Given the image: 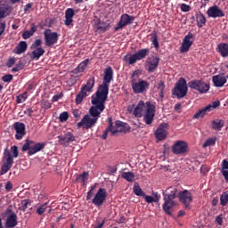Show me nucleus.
<instances>
[{"instance_id":"3c124183","label":"nucleus","mask_w":228,"mask_h":228,"mask_svg":"<svg viewBox=\"0 0 228 228\" xmlns=\"http://www.w3.org/2000/svg\"><path fill=\"white\" fill-rule=\"evenodd\" d=\"M78 179L84 183H86V181H88V173L84 172L79 175Z\"/></svg>"},{"instance_id":"cd10ccee","label":"nucleus","mask_w":228,"mask_h":228,"mask_svg":"<svg viewBox=\"0 0 228 228\" xmlns=\"http://www.w3.org/2000/svg\"><path fill=\"white\" fill-rule=\"evenodd\" d=\"M4 164L11 167L13 165V157H12V153H10L8 149H5L4 152Z\"/></svg>"},{"instance_id":"423d86ee","label":"nucleus","mask_w":228,"mask_h":228,"mask_svg":"<svg viewBox=\"0 0 228 228\" xmlns=\"http://www.w3.org/2000/svg\"><path fill=\"white\" fill-rule=\"evenodd\" d=\"M45 147V143L44 142H35L31 140L27 139L26 143L22 146L23 152L28 151V156H33V154H37V152H40L42 149Z\"/></svg>"},{"instance_id":"9d476101","label":"nucleus","mask_w":228,"mask_h":228,"mask_svg":"<svg viewBox=\"0 0 228 228\" xmlns=\"http://www.w3.org/2000/svg\"><path fill=\"white\" fill-rule=\"evenodd\" d=\"M189 87L192 88V90H197L200 94H206L209 92V84L202 81V80H191L188 83Z\"/></svg>"},{"instance_id":"864d4df0","label":"nucleus","mask_w":228,"mask_h":228,"mask_svg":"<svg viewBox=\"0 0 228 228\" xmlns=\"http://www.w3.org/2000/svg\"><path fill=\"white\" fill-rule=\"evenodd\" d=\"M12 79H13V76H12V75H4L2 77V81H4V83H10V81H12Z\"/></svg>"},{"instance_id":"4be33fe9","label":"nucleus","mask_w":228,"mask_h":228,"mask_svg":"<svg viewBox=\"0 0 228 228\" xmlns=\"http://www.w3.org/2000/svg\"><path fill=\"white\" fill-rule=\"evenodd\" d=\"M208 17H211L212 19H216L217 17H224V11L218 8L217 5H214L210 8H208L207 12Z\"/></svg>"},{"instance_id":"c9c22d12","label":"nucleus","mask_w":228,"mask_h":228,"mask_svg":"<svg viewBox=\"0 0 228 228\" xmlns=\"http://www.w3.org/2000/svg\"><path fill=\"white\" fill-rule=\"evenodd\" d=\"M144 200L148 202V204H152V202H159V196H158V192L155 193L154 197L144 194Z\"/></svg>"},{"instance_id":"de8ad7c7","label":"nucleus","mask_w":228,"mask_h":228,"mask_svg":"<svg viewBox=\"0 0 228 228\" xmlns=\"http://www.w3.org/2000/svg\"><path fill=\"white\" fill-rule=\"evenodd\" d=\"M10 168H12L11 166L3 164L2 167H1V175H4V174H6L8 172V170H10Z\"/></svg>"},{"instance_id":"4468645a","label":"nucleus","mask_w":228,"mask_h":228,"mask_svg":"<svg viewBox=\"0 0 228 228\" xmlns=\"http://www.w3.org/2000/svg\"><path fill=\"white\" fill-rule=\"evenodd\" d=\"M158 65H159V57L151 55L146 61L145 69L148 72H154L158 69Z\"/></svg>"},{"instance_id":"ddd939ff","label":"nucleus","mask_w":228,"mask_h":228,"mask_svg":"<svg viewBox=\"0 0 228 228\" xmlns=\"http://www.w3.org/2000/svg\"><path fill=\"white\" fill-rule=\"evenodd\" d=\"M4 215L6 216L9 215V216L6 219L5 222V227L6 228H13L17 225V214L13 213L12 211V208H7Z\"/></svg>"},{"instance_id":"e2e57ef3","label":"nucleus","mask_w":228,"mask_h":228,"mask_svg":"<svg viewBox=\"0 0 228 228\" xmlns=\"http://www.w3.org/2000/svg\"><path fill=\"white\" fill-rule=\"evenodd\" d=\"M73 115L76 118H79V117H81V112L77 110H73Z\"/></svg>"},{"instance_id":"79ce46f5","label":"nucleus","mask_w":228,"mask_h":228,"mask_svg":"<svg viewBox=\"0 0 228 228\" xmlns=\"http://www.w3.org/2000/svg\"><path fill=\"white\" fill-rule=\"evenodd\" d=\"M46 210H47V202L37 207V215H44V213H45Z\"/></svg>"},{"instance_id":"7c9ffc66","label":"nucleus","mask_w":228,"mask_h":228,"mask_svg":"<svg viewBox=\"0 0 228 228\" xmlns=\"http://www.w3.org/2000/svg\"><path fill=\"white\" fill-rule=\"evenodd\" d=\"M28 49V43L26 41H21L16 46V54H22V53H26Z\"/></svg>"},{"instance_id":"39448f33","label":"nucleus","mask_w":228,"mask_h":228,"mask_svg":"<svg viewBox=\"0 0 228 228\" xmlns=\"http://www.w3.org/2000/svg\"><path fill=\"white\" fill-rule=\"evenodd\" d=\"M95 85V77H91L88 78L86 84L81 87L79 94L77 95L76 102L77 104H81L83 99L92 93L94 86Z\"/></svg>"},{"instance_id":"69168bd1","label":"nucleus","mask_w":228,"mask_h":228,"mask_svg":"<svg viewBox=\"0 0 228 228\" xmlns=\"http://www.w3.org/2000/svg\"><path fill=\"white\" fill-rule=\"evenodd\" d=\"M92 197H94V191H89L86 195V200H90V199H92Z\"/></svg>"},{"instance_id":"bf43d9fd","label":"nucleus","mask_w":228,"mask_h":228,"mask_svg":"<svg viewBox=\"0 0 228 228\" xmlns=\"http://www.w3.org/2000/svg\"><path fill=\"white\" fill-rule=\"evenodd\" d=\"M181 10H182V12H190V5H188L186 4H182Z\"/></svg>"},{"instance_id":"4d7b16f0","label":"nucleus","mask_w":228,"mask_h":228,"mask_svg":"<svg viewBox=\"0 0 228 228\" xmlns=\"http://www.w3.org/2000/svg\"><path fill=\"white\" fill-rule=\"evenodd\" d=\"M5 29H6V23L0 22V37H2L3 33H4Z\"/></svg>"},{"instance_id":"2eb2a0df","label":"nucleus","mask_w":228,"mask_h":228,"mask_svg":"<svg viewBox=\"0 0 228 228\" xmlns=\"http://www.w3.org/2000/svg\"><path fill=\"white\" fill-rule=\"evenodd\" d=\"M132 88L134 94H143L145 90L149 89V82L139 79L138 82H132Z\"/></svg>"},{"instance_id":"e433bc0d","label":"nucleus","mask_w":228,"mask_h":228,"mask_svg":"<svg viewBox=\"0 0 228 228\" xmlns=\"http://www.w3.org/2000/svg\"><path fill=\"white\" fill-rule=\"evenodd\" d=\"M94 29H96V31H100L101 33H104V31L108 30V26H106L104 23H96L94 25Z\"/></svg>"},{"instance_id":"b1692460","label":"nucleus","mask_w":228,"mask_h":228,"mask_svg":"<svg viewBox=\"0 0 228 228\" xmlns=\"http://www.w3.org/2000/svg\"><path fill=\"white\" fill-rule=\"evenodd\" d=\"M177 206V202L174 201V200L164 198L163 209L167 215H172V208H175Z\"/></svg>"},{"instance_id":"4c0bfd02","label":"nucleus","mask_w":228,"mask_h":228,"mask_svg":"<svg viewBox=\"0 0 228 228\" xmlns=\"http://www.w3.org/2000/svg\"><path fill=\"white\" fill-rule=\"evenodd\" d=\"M26 99H28V93H23L16 97V102L18 104H22L26 102Z\"/></svg>"},{"instance_id":"8fccbe9b","label":"nucleus","mask_w":228,"mask_h":228,"mask_svg":"<svg viewBox=\"0 0 228 228\" xmlns=\"http://www.w3.org/2000/svg\"><path fill=\"white\" fill-rule=\"evenodd\" d=\"M42 45V39H37L31 45V49H37L40 48Z\"/></svg>"},{"instance_id":"ea45409f","label":"nucleus","mask_w":228,"mask_h":228,"mask_svg":"<svg viewBox=\"0 0 228 228\" xmlns=\"http://www.w3.org/2000/svg\"><path fill=\"white\" fill-rule=\"evenodd\" d=\"M88 61H89L88 59H86V60H85L84 61H82V62L78 65V67H77V72H85V69H86V66L88 65Z\"/></svg>"},{"instance_id":"393cba45","label":"nucleus","mask_w":228,"mask_h":228,"mask_svg":"<svg viewBox=\"0 0 228 228\" xmlns=\"http://www.w3.org/2000/svg\"><path fill=\"white\" fill-rule=\"evenodd\" d=\"M164 199H170L173 200L175 199L177 197V187L175 186H171L169 188H167L164 192Z\"/></svg>"},{"instance_id":"bb28decb","label":"nucleus","mask_w":228,"mask_h":228,"mask_svg":"<svg viewBox=\"0 0 228 228\" xmlns=\"http://www.w3.org/2000/svg\"><path fill=\"white\" fill-rule=\"evenodd\" d=\"M74 9L69 8L65 12V26H70L74 22Z\"/></svg>"},{"instance_id":"a19ab883","label":"nucleus","mask_w":228,"mask_h":228,"mask_svg":"<svg viewBox=\"0 0 228 228\" xmlns=\"http://www.w3.org/2000/svg\"><path fill=\"white\" fill-rule=\"evenodd\" d=\"M228 202V192H224L220 197L221 206H227Z\"/></svg>"},{"instance_id":"58836bf2","label":"nucleus","mask_w":228,"mask_h":228,"mask_svg":"<svg viewBox=\"0 0 228 228\" xmlns=\"http://www.w3.org/2000/svg\"><path fill=\"white\" fill-rule=\"evenodd\" d=\"M197 22L199 28H202L206 24V16L204 14H200L197 16Z\"/></svg>"},{"instance_id":"0eeeda50","label":"nucleus","mask_w":228,"mask_h":228,"mask_svg":"<svg viewBox=\"0 0 228 228\" xmlns=\"http://www.w3.org/2000/svg\"><path fill=\"white\" fill-rule=\"evenodd\" d=\"M188 94V85L186 84V79L180 78L173 90V94L178 99H183Z\"/></svg>"},{"instance_id":"0e129e2a","label":"nucleus","mask_w":228,"mask_h":228,"mask_svg":"<svg viewBox=\"0 0 228 228\" xmlns=\"http://www.w3.org/2000/svg\"><path fill=\"white\" fill-rule=\"evenodd\" d=\"M25 114L28 115V117H31L33 115V110L31 108H28L25 110Z\"/></svg>"},{"instance_id":"20e7f679","label":"nucleus","mask_w":228,"mask_h":228,"mask_svg":"<svg viewBox=\"0 0 228 228\" xmlns=\"http://www.w3.org/2000/svg\"><path fill=\"white\" fill-rule=\"evenodd\" d=\"M108 133L111 134H118V133H131V126L127 123H124L122 121H116L115 126H110L103 134V138L106 139L108 136Z\"/></svg>"},{"instance_id":"6ab92c4d","label":"nucleus","mask_w":228,"mask_h":228,"mask_svg":"<svg viewBox=\"0 0 228 228\" xmlns=\"http://www.w3.org/2000/svg\"><path fill=\"white\" fill-rule=\"evenodd\" d=\"M133 20H134V16H131L127 13L121 15L120 20L118 22V25L115 28L116 31L122 29V28H125V26H127V24H131Z\"/></svg>"},{"instance_id":"a18cd8bd","label":"nucleus","mask_w":228,"mask_h":228,"mask_svg":"<svg viewBox=\"0 0 228 228\" xmlns=\"http://www.w3.org/2000/svg\"><path fill=\"white\" fill-rule=\"evenodd\" d=\"M216 143V141L213 138L208 139L204 143L203 147H211V145H215Z\"/></svg>"},{"instance_id":"c756f323","label":"nucleus","mask_w":228,"mask_h":228,"mask_svg":"<svg viewBox=\"0 0 228 228\" xmlns=\"http://www.w3.org/2000/svg\"><path fill=\"white\" fill-rule=\"evenodd\" d=\"M218 51H219L221 56H223V58H226V56H228V45L225 43L219 44Z\"/></svg>"},{"instance_id":"f3484780","label":"nucleus","mask_w":228,"mask_h":228,"mask_svg":"<svg viewBox=\"0 0 228 228\" xmlns=\"http://www.w3.org/2000/svg\"><path fill=\"white\" fill-rule=\"evenodd\" d=\"M168 134V124L162 123L159 126L157 130L155 131V137L157 140H165Z\"/></svg>"},{"instance_id":"f257e3e1","label":"nucleus","mask_w":228,"mask_h":228,"mask_svg":"<svg viewBox=\"0 0 228 228\" xmlns=\"http://www.w3.org/2000/svg\"><path fill=\"white\" fill-rule=\"evenodd\" d=\"M104 102H105L92 96L93 106L89 110V115L84 116L81 121L77 123V127L90 129V127L95 126L101 117V112L104 111Z\"/></svg>"},{"instance_id":"9b49d317","label":"nucleus","mask_w":228,"mask_h":228,"mask_svg":"<svg viewBox=\"0 0 228 228\" xmlns=\"http://www.w3.org/2000/svg\"><path fill=\"white\" fill-rule=\"evenodd\" d=\"M44 35L46 47H51L54 45V44H58V38L60 37L58 32H52L51 29L47 28L45 30Z\"/></svg>"},{"instance_id":"72a5a7b5","label":"nucleus","mask_w":228,"mask_h":228,"mask_svg":"<svg viewBox=\"0 0 228 228\" xmlns=\"http://www.w3.org/2000/svg\"><path fill=\"white\" fill-rule=\"evenodd\" d=\"M224 127V121L221 119H214L212 121V129H216V131H220Z\"/></svg>"},{"instance_id":"49530a36","label":"nucleus","mask_w":228,"mask_h":228,"mask_svg":"<svg viewBox=\"0 0 228 228\" xmlns=\"http://www.w3.org/2000/svg\"><path fill=\"white\" fill-rule=\"evenodd\" d=\"M151 42H152L155 49H158L159 47V43L158 42V35L154 34L151 37Z\"/></svg>"},{"instance_id":"f8f14e48","label":"nucleus","mask_w":228,"mask_h":228,"mask_svg":"<svg viewBox=\"0 0 228 228\" xmlns=\"http://www.w3.org/2000/svg\"><path fill=\"white\" fill-rule=\"evenodd\" d=\"M106 197H108L106 189L100 188L93 198L92 204H94L96 208H101V206L104 204Z\"/></svg>"},{"instance_id":"c85d7f7f","label":"nucleus","mask_w":228,"mask_h":228,"mask_svg":"<svg viewBox=\"0 0 228 228\" xmlns=\"http://www.w3.org/2000/svg\"><path fill=\"white\" fill-rule=\"evenodd\" d=\"M32 49V58L33 60H40L41 56H44L45 50L44 48H31Z\"/></svg>"},{"instance_id":"774afa93","label":"nucleus","mask_w":228,"mask_h":228,"mask_svg":"<svg viewBox=\"0 0 228 228\" xmlns=\"http://www.w3.org/2000/svg\"><path fill=\"white\" fill-rule=\"evenodd\" d=\"M223 168L224 170H228V161L227 160H223Z\"/></svg>"},{"instance_id":"dca6fc26","label":"nucleus","mask_w":228,"mask_h":228,"mask_svg":"<svg viewBox=\"0 0 228 228\" xmlns=\"http://www.w3.org/2000/svg\"><path fill=\"white\" fill-rule=\"evenodd\" d=\"M193 45V34L188 33L186 35L182 42L181 47H180V53H188L190 51V48Z\"/></svg>"},{"instance_id":"6e6552de","label":"nucleus","mask_w":228,"mask_h":228,"mask_svg":"<svg viewBox=\"0 0 228 228\" xmlns=\"http://www.w3.org/2000/svg\"><path fill=\"white\" fill-rule=\"evenodd\" d=\"M149 54V49H142L134 54L126 55L124 60L128 63V65H134L140 60H143Z\"/></svg>"},{"instance_id":"f704fd0d","label":"nucleus","mask_w":228,"mask_h":228,"mask_svg":"<svg viewBox=\"0 0 228 228\" xmlns=\"http://www.w3.org/2000/svg\"><path fill=\"white\" fill-rule=\"evenodd\" d=\"M133 190L134 195H136L137 197H145V193L143 192V191H142V188H140L138 183H134Z\"/></svg>"},{"instance_id":"c03bdc74","label":"nucleus","mask_w":228,"mask_h":228,"mask_svg":"<svg viewBox=\"0 0 228 228\" xmlns=\"http://www.w3.org/2000/svg\"><path fill=\"white\" fill-rule=\"evenodd\" d=\"M68 119H69V112L64 111L60 114L59 120H61V122H67Z\"/></svg>"},{"instance_id":"aec40b11","label":"nucleus","mask_w":228,"mask_h":228,"mask_svg":"<svg viewBox=\"0 0 228 228\" xmlns=\"http://www.w3.org/2000/svg\"><path fill=\"white\" fill-rule=\"evenodd\" d=\"M174 154H185L188 151V143L184 141H177L173 146Z\"/></svg>"},{"instance_id":"052dcab7","label":"nucleus","mask_w":228,"mask_h":228,"mask_svg":"<svg viewBox=\"0 0 228 228\" xmlns=\"http://www.w3.org/2000/svg\"><path fill=\"white\" fill-rule=\"evenodd\" d=\"M142 69H136L133 72V77H138L139 76H142Z\"/></svg>"},{"instance_id":"13d9d810","label":"nucleus","mask_w":228,"mask_h":228,"mask_svg":"<svg viewBox=\"0 0 228 228\" xmlns=\"http://www.w3.org/2000/svg\"><path fill=\"white\" fill-rule=\"evenodd\" d=\"M12 188H13V184H12V182L8 181L5 183V190H6V191H11V190H12Z\"/></svg>"},{"instance_id":"7ed1b4c3","label":"nucleus","mask_w":228,"mask_h":228,"mask_svg":"<svg viewBox=\"0 0 228 228\" xmlns=\"http://www.w3.org/2000/svg\"><path fill=\"white\" fill-rule=\"evenodd\" d=\"M112 79L113 69H111V67H109L105 69L102 84L100 85L95 94V96H94L95 99L106 102V100L108 99V92L110 90V83H111Z\"/></svg>"},{"instance_id":"f03ea898","label":"nucleus","mask_w":228,"mask_h":228,"mask_svg":"<svg viewBox=\"0 0 228 228\" xmlns=\"http://www.w3.org/2000/svg\"><path fill=\"white\" fill-rule=\"evenodd\" d=\"M134 115L139 118L143 117L146 126H151L156 116V106L151 102H143V101H140L134 110Z\"/></svg>"},{"instance_id":"412c9836","label":"nucleus","mask_w":228,"mask_h":228,"mask_svg":"<svg viewBox=\"0 0 228 228\" xmlns=\"http://www.w3.org/2000/svg\"><path fill=\"white\" fill-rule=\"evenodd\" d=\"M14 129L16 131V140H22V137L26 134V126L24 123H15Z\"/></svg>"},{"instance_id":"6e6d98bb","label":"nucleus","mask_w":228,"mask_h":228,"mask_svg":"<svg viewBox=\"0 0 228 228\" xmlns=\"http://www.w3.org/2000/svg\"><path fill=\"white\" fill-rule=\"evenodd\" d=\"M158 89L160 92V97H163V91L165 90V84L163 82L159 83Z\"/></svg>"},{"instance_id":"a211bd4d","label":"nucleus","mask_w":228,"mask_h":228,"mask_svg":"<svg viewBox=\"0 0 228 228\" xmlns=\"http://www.w3.org/2000/svg\"><path fill=\"white\" fill-rule=\"evenodd\" d=\"M179 200L182 202V204L184 205L186 209H190V203L191 200H193V198L191 197V193H190L189 191H183L179 192Z\"/></svg>"},{"instance_id":"09e8293b","label":"nucleus","mask_w":228,"mask_h":228,"mask_svg":"<svg viewBox=\"0 0 228 228\" xmlns=\"http://www.w3.org/2000/svg\"><path fill=\"white\" fill-rule=\"evenodd\" d=\"M8 9L5 7H0V19H4L8 15Z\"/></svg>"},{"instance_id":"37998d69","label":"nucleus","mask_w":228,"mask_h":228,"mask_svg":"<svg viewBox=\"0 0 228 228\" xmlns=\"http://www.w3.org/2000/svg\"><path fill=\"white\" fill-rule=\"evenodd\" d=\"M28 206H29V200H23L20 203V209L21 211H26V209H28Z\"/></svg>"},{"instance_id":"1a4fd4ad","label":"nucleus","mask_w":228,"mask_h":228,"mask_svg":"<svg viewBox=\"0 0 228 228\" xmlns=\"http://www.w3.org/2000/svg\"><path fill=\"white\" fill-rule=\"evenodd\" d=\"M220 106V101L212 102L210 104L206 106L203 109H200L192 117V118H204L207 113H209V111H213V110H216Z\"/></svg>"},{"instance_id":"2f4dec72","label":"nucleus","mask_w":228,"mask_h":228,"mask_svg":"<svg viewBox=\"0 0 228 228\" xmlns=\"http://www.w3.org/2000/svg\"><path fill=\"white\" fill-rule=\"evenodd\" d=\"M122 179L127 181L128 183H133L134 181V173L133 172H123L121 174Z\"/></svg>"},{"instance_id":"5fc2aeb1","label":"nucleus","mask_w":228,"mask_h":228,"mask_svg":"<svg viewBox=\"0 0 228 228\" xmlns=\"http://www.w3.org/2000/svg\"><path fill=\"white\" fill-rule=\"evenodd\" d=\"M216 223H217L218 225H222V224H224V216L222 214L216 216Z\"/></svg>"},{"instance_id":"a878e982","label":"nucleus","mask_w":228,"mask_h":228,"mask_svg":"<svg viewBox=\"0 0 228 228\" xmlns=\"http://www.w3.org/2000/svg\"><path fill=\"white\" fill-rule=\"evenodd\" d=\"M58 139L60 143H61V145H67V143H70V142H74V140H76V137L72 135V134L68 133L65 135H59Z\"/></svg>"},{"instance_id":"338daca9","label":"nucleus","mask_w":228,"mask_h":228,"mask_svg":"<svg viewBox=\"0 0 228 228\" xmlns=\"http://www.w3.org/2000/svg\"><path fill=\"white\" fill-rule=\"evenodd\" d=\"M61 97L60 94H56L53 97L52 101L53 102H58V100Z\"/></svg>"},{"instance_id":"5701e85b","label":"nucleus","mask_w":228,"mask_h":228,"mask_svg":"<svg viewBox=\"0 0 228 228\" xmlns=\"http://www.w3.org/2000/svg\"><path fill=\"white\" fill-rule=\"evenodd\" d=\"M212 81L214 86H216V88H222V86L227 83V77L224 75H216L212 77Z\"/></svg>"},{"instance_id":"680f3d73","label":"nucleus","mask_w":228,"mask_h":228,"mask_svg":"<svg viewBox=\"0 0 228 228\" xmlns=\"http://www.w3.org/2000/svg\"><path fill=\"white\" fill-rule=\"evenodd\" d=\"M42 107L45 110H49V108H51V103L49 102L43 101Z\"/></svg>"},{"instance_id":"603ef678","label":"nucleus","mask_w":228,"mask_h":228,"mask_svg":"<svg viewBox=\"0 0 228 228\" xmlns=\"http://www.w3.org/2000/svg\"><path fill=\"white\" fill-rule=\"evenodd\" d=\"M11 151L12 152V158H18V156H19V150H18L17 146H15V145L12 146L11 148Z\"/></svg>"},{"instance_id":"473e14b6","label":"nucleus","mask_w":228,"mask_h":228,"mask_svg":"<svg viewBox=\"0 0 228 228\" xmlns=\"http://www.w3.org/2000/svg\"><path fill=\"white\" fill-rule=\"evenodd\" d=\"M36 32H37V27L32 26L30 30H26L25 32H23L22 37L24 40H28V38H29L30 37H33V35H35Z\"/></svg>"}]
</instances>
